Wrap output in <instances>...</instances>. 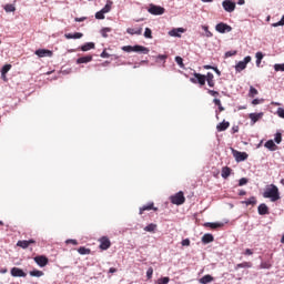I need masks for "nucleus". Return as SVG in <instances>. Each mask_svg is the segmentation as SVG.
<instances>
[{"label":"nucleus","mask_w":284,"mask_h":284,"mask_svg":"<svg viewBox=\"0 0 284 284\" xmlns=\"http://www.w3.org/2000/svg\"><path fill=\"white\" fill-rule=\"evenodd\" d=\"M263 196L264 199H271L273 203H275V201L281 200V193L278 192V186L271 184V186L264 191Z\"/></svg>","instance_id":"obj_1"},{"label":"nucleus","mask_w":284,"mask_h":284,"mask_svg":"<svg viewBox=\"0 0 284 284\" xmlns=\"http://www.w3.org/2000/svg\"><path fill=\"white\" fill-rule=\"evenodd\" d=\"M121 50H123V52H140L141 54H150V49L148 47H143V45H124L121 48Z\"/></svg>","instance_id":"obj_2"},{"label":"nucleus","mask_w":284,"mask_h":284,"mask_svg":"<svg viewBox=\"0 0 284 284\" xmlns=\"http://www.w3.org/2000/svg\"><path fill=\"white\" fill-rule=\"evenodd\" d=\"M171 203H173V205H183V203H185V195L183 194V191L172 195Z\"/></svg>","instance_id":"obj_3"},{"label":"nucleus","mask_w":284,"mask_h":284,"mask_svg":"<svg viewBox=\"0 0 284 284\" xmlns=\"http://www.w3.org/2000/svg\"><path fill=\"white\" fill-rule=\"evenodd\" d=\"M148 12L150 14H153L155 17L161 16V14H165V8L161 7V6H156V4H150Z\"/></svg>","instance_id":"obj_4"},{"label":"nucleus","mask_w":284,"mask_h":284,"mask_svg":"<svg viewBox=\"0 0 284 284\" xmlns=\"http://www.w3.org/2000/svg\"><path fill=\"white\" fill-rule=\"evenodd\" d=\"M216 32H220V34H225V32H232V27L225 22H220L215 26Z\"/></svg>","instance_id":"obj_5"},{"label":"nucleus","mask_w":284,"mask_h":284,"mask_svg":"<svg viewBox=\"0 0 284 284\" xmlns=\"http://www.w3.org/2000/svg\"><path fill=\"white\" fill-rule=\"evenodd\" d=\"M232 154L237 163H241L242 161H247V153L241 152L232 149Z\"/></svg>","instance_id":"obj_6"},{"label":"nucleus","mask_w":284,"mask_h":284,"mask_svg":"<svg viewBox=\"0 0 284 284\" xmlns=\"http://www.w3.org/2000/svg\"><path fill=\"white\" fill-rule=\"evenodd\" d=\"M99 243H100L99 247L102 251L110 250V247H112V242H110V239L108 236L100 237Z\"/></svg>","instance_id":"obj_7"},{"label":"nucleus","mask_w":284,"mask_h":284,"mask_svg":"<svg viewBox=\"0 0 284 284\" xmlns=\"http://www.w3.org/2000/svg\"><path fill=\"white\" fill-rule=\"evenodd\" d=\"M250 61H252V57H250V55L245 57L243 61H240L235 65L236 72H243V70H245V68H247V63H250Z\"/></svg>","instance_id":"obj_8"},{"label":"nucleus","mask_w":284,"mask_h":284,"mask_svg":"<svg viewBox=\"0 0 284 284\" xmlns=\"http://www.w3.org/2000/svg\"><path fill=\"white\" fill-rule=\"evenodd\" d=\"M194 78H190L191 83H199V85H205V75L201 73H193Z\"/></svg>","instance_id":"obj_9"},{"label":"nucleus","mask_w":284,"mask_h":284,"mask_svg":"<svg viewBox=\"0 0 284 284\" xmlns=\"http://www.w3.org/2000/svg\"><path fill=\"white\" fill-rule=\"evenodd\" d=\"M222 7L224 8L225 12H234V10H236V3L231 0H224L222 2Z\"/></svg>","instance_id":"obj_10"},{"label":"nucleus","mask_w":284,"mask_h":284,"mask_svg":"<svg viewBox=\"0 0 284 284\" xmlns=\"http://www.w3.org/2000/svg\"><path fill=\"white\" fill-rule=\"evenodd\" d=\"M34 263H37V265H39V267H45V265H48L49 260L45 255H38L33 258Z\"/></svg>","instance_id":"obj_11"},{"label":"nucleus","mask_w":284,"mask_h":284,"mask_svg":"<svg viewBox=\"0 0 284 284\" xmlns=\"http://www.w3.org/2000/svg\"><path fill=\"white\" fill-rule=\"evenodd\" d=\"M150 210H153V212H159V207L154 206V202H149L148 204L140 207L139 214L142 215L143 212H150Z\"/></svg>","instance_id":"obj_12"},{"label":"nucleus","mask_w":284,"mask_h":284,"mask_svg":"<svg viewBox=\"0 0 284 284\" xmlns=\"http://www.w3.org/2000/svg\"><path fill=\"white\" fill-rule=\"evenodd\" d=\"M34 244H37V241L34 240H22V241H18L17 246L22 247V250H28L30 245H34Z\"/></svg>","instance_id":"obj_13"},{"label":"nucleus","mask_w":284,"mask_h":284,"mask_svg":"<svg viewBox=\"0 0 284 284\" xmlns=\"http://www.w3.org/2000/svg\"><path fill=\"white\" fill-rule=\"evenodd\" d=\"M11 276L26 278L28 276V274H26V272H23V270H21L19 267H13V268H11Z\"/></svg>","instance_id":"obj_14"},{"label":"nucleus","mask_w":284,"mask_h":284,"mask_svg":"<svg viewBox=\"0 0 284 284\" xmlns=\"http://www.w3.org/2000/svg\"><path fill=\"white\" fill-rule=\"evenodd\" d=\"M34 54L40 57V59H43V57H52V51L48 49H38Z\"/></svg>","instance_id":"obj_15"},{"label":"nucleus","mask_w":284,"mask_h":284,"mask_svg":"<svg viewBox=\"0 0 284 284\" xmlns=\"http://www.w3.org/2000/svg\"><path fill=\"white\" fill-rule=\"evenodd\" d=\"M248 119H251V123L252 125H254L255 123H257V121H261V119H263V112L250 113Z\"/></svg>","instance_id":"obj_16"},{"label":"nucleus","mask_w":284,"mask_h":284,"mask_svg":"<svg viewBox=\"0 0 284 284\" xmlns=\"http://www.w3.org/2000/svg\"><path fill=\"white\" fill-rule=\"evenodd\" d=\"M205 80L207 82L209 88H214V85H216V81L214 80V73L207 72L205 75Z\"/></svg>","instance_id":"obj_17"},{"label":"nucleus","mask_w":284,"mask_h":284,"mask_svg":"<svg viewBox=\"0 0 284 284\" xmlns=\"http://www.w3.org/2000/svg\"><path fill=\"white\" fill-rule=\"evenodd\" d=\"M257 212L261 216H265V214H270V207H267V204L262 203L258 205Z\"/></svg>","instance_id":"obj_18"},{"label":"nucleus","mask_w":284,"mask_h":284,"mask_svg":"<svg viewBox=\"0 0 284 284\" xmlns=\"http://www.w3.org/2000/svg\"><path fill=\"white\" fill-rule=\"evenodd\" d=\"M230 128V122L223 121L216 125L217 132H225Z\"/></svg>","instance_id":"obj_19"},{"label":"nucleus","mask_w":284,"mask_h":284,"mask_svg":"<svg viewBox=\"0 0 284 284\" xmlns=\"http://www.w3.org/2000/svg\"><path fill=\"white\" fill-rule=\"evenodd\" d=\"M214 242V235L206 233L202 236V243L207 245V243H213Z\"/></svg>","instance_id":"obj_20"},{"label":"nucleus","mask_w":284,"mask_h":284,"mask_svg":"<svg viewBox=\"0 0 284 284\" xmlns=\"http://www.w3.org/2000/svg\"><path fill=\"white\" fill-rule=\"evenodd\" d=\"M232 174V169L230 166L222 168L221 176L222 179H227Z\"/></svg>","instance_id":"obj_21"},{"label":"nucleus","mask_w":284,"mask_h":284,"mask_svg":"<svg viewBox=\"0 0 284 284\" xmlns=\"http://www.w3.org/2000/svg\"><path fill=\"white\" fill-rule=\"evenodd\" d=\"M264 146L271 152H274L276 150V144L274 143V140L266 141Z\"/></svg>","instance_id":"obj_22"},{"label":"nucleus","mask_w":284,"mask_h":284,"mask_svg":"<svg viewBox=\"0 0 284 284\" xmlns=\"http://www.w3.org/2000/svg\"><path fill=\"white\" fill-rule=\"evenodd\" d=\"M64 37H65V39H81V38H83V33H81V32L65 33Z\"/></svg>","instance_id":"obj_23"},{"label":"nucleus","mask_w":284,"mask_h":284,"mask_svg":"<svg viewBox=\"0 0 284 284\" xmlns=\"http://www.w3.org/2000/svg\"><path fill=\"white\" fill-rule=\"evenodd\" d=\"M126 32L128 34H142L143 33V28H138V29H134V28H129L126 29Z\"/></svg>","instance_id":"obj_24"},{"label":"nucleus","mask_w":284,"mask_h":284,"mask_svg":"<svg viewBox=\"0 0 284 284\" xmlns=\"http://www.w3.org/2000/svg\"><path fill=\"white\" fill-rule=\"evenodd\" d=\"M204 227H211V230H216L217 227H223V223L206 222L204 223Z\"/></svg>","instance_id":"obj_25"},{"label":"nucleus","mask_w":284,"mask_h":284,"mask_svg":"<svg viewBox=\"0 0 284 284\" xmlns=\"http://www.w3.org/2000/svg\"><path fill=\"white\" fill-rule=\"evenodd\" d=\"M212 281H214V277L212 275H204L200 278L201 284L212 283Z\"/></svg>","instance_id":"obj_26"},{"label":"nucleus","mask_w":284,"mask_h":284,"mask_svg":"<svg viewBox=\"0 0 284 284\" xmlns=\"http://www.w3.org/2000/svg\"><path fill=\"white\" fill-rule=\"evenodd\" d=\"M90 61H92V55H85V57H81L77 60V63L81 64V63H90Z\"/></svg>","instance_id":"obj_27"},{"label":"nucleus","mask_w":284,"mask_h":284,"mask_svg":"<svg viewBox=\"0 0 284 284\" xmlns=\"http://www.w3.org/2000/svg\"><path fill=\"white\" fill-rule=\"evenodd\" d=\"M78 253L81 254L82 256H85L88 254H92V250L81 246L78 248Z\"/></svg>","instance_id":"obj_28"},{"label":"nucleus","mask_w":284,"mask_h":284,"mask_svg":"<svg viewBox=\"0 0 284 284\" xmlns=\"http://www.w3.org/2000/svg\"><path fill=\"white\" fill-rule=\"evenodd\" d=\"M250 267H252V262H243V263L236 264L235 270L250 268Z\"/></svg>","instance_id":"obj_29"},{"label":"nucleus","mask_w":284,"mask_h":284,"mask_svg":"<svg viewBox=\"0 0 284 284\" xmlns=\"http://www.w3.org/2000/svg\"><path fill=\"white\" fill-rule=\"evenodd\" d=\"M112 10V1H106V4L104 6V8H102L100 11H102V13L108 14V12H110Z\"/></svg>","instance_id":"obj_30"},{"label":"nucleus","mask_w":284,"mask_h":284,"mask_svg":"<svg viewBox=\"0 0 284 284\" xmlns=\"http://www.w3.org/2000/svg\"><path fill=\"white\" fill-rule=\"evenodd\" d=\"M213 103L214 105H217L220 112H225V108H223V104L221 103V99L214 98Z\"/></svg>","instance_id":"obj_31"},{"label":"nucleus","mask_w":284,"mask_h":284,"mask_svg":"<svg viewBox=\"0 0 284 284\" xmlns=\"http://www.w3.org/2000/svg\"><path fill=\"white\" fill-rule=\"evenodd\" d=\"M82 52H88L89 50H94V43L89 42L81 47Z\"/></svg>","instance_id":"obj_32"},{"label":"nucleus","mask_w":284,"mask_h":284,"mask_svg":"<svg viewBox=\"0 0 284 284\" xmlns=\"http://www.w3.org/2000/svg\"><path fill=\"white\" fill-rule=\"evenodd\" d=\"M12 70V64H4L1 69V77H6Z\"/></svg>","instance_id":"obj_33"},{"label":"nucleus","mask_w":284,"mask_h":284,"mask_svg":"<svg viewBox=\"0 0 284 284\" xmlns=\"http://www.w3.org/2000/svg\"><path fill=\"white\" fill-rule=\"evenodd\" d=\"M30 276H36L37 278H41V276H43V271H39V270H33L31 272H29Z\"/></svg>","instance_id":"obj_34"},{"label":"nucleus","mask_w":284,"mask_h":284,"mask_svg":"<svg viewBox=\"0 0 284 284\" xmlns=\"http://www.w3.org/2000/svg\"><path fill=\"white\" fill-rule=\"evenodd\" d=\"M202 30H204L205 37H206L207 39H212V37H214V34L211 32V30H210V28H209L207 26H203V27H202Z\"/></svg>","instance_id":"obj_35"},{"label":"nucleus","mask_w":284,"mask_h":284,"mask_svg":"<svg viewBox=\"0 0 284 284\" xmlns=\"http://www.w3.org/2000/svg\"><path fill=\"white\" fill-rule=\"evenodd\" d=\"M144 232H156V224L151 223L144 227Z\"/></svg>","instance_id":"obj_36"},{"label":"nucleus","mask_w":284,"mask_h":284,"mask_svg":"<svg viewBox=\"0 0 284 284\" xmlns=\"http://www.w3.org/2000/svg\"><path fill=\"white\" fill-rule=\"evenodd\" d=\"M179 32H184L183 29H173L169 32L170 37H181V34H179Z\"/></svg>","instance_id":"obj_37"},{"label":"nucleus","mask_w":284,"mask_h":284,"mask_svg":"<svg viewBox=\"0 0 284 284\" xmlns=\"http://www.w3.org/2000/svg\"><path fill=\"white\" fill-rule=\"evenodd\" d=\"M256 94H258V90H256V88H254V87H250L248 97L251 99H254L256 97Z\"/></svg>","instance_id":"obj_38"},{"label":"nucleus","mask_w":284,"mask_h":284,"mask_svg":"<svg viewBox=\"0 0 284 284\" xmlns=\"http://www.w3.org/2000/svg\"><path fill=\"white\" fill-rule=\"evenodd\" d=\"M242 203H244V205H256V197L252 196L246 201H243Z\"/></svg>","instance_id":"obj_39"},{"label":"nucleus","mask_w":284,"mask_h":284,"mask_svg":"<svg viewBox=\"0 0 284 284\" xmlns=\"http://www.w3.org/2000/svg\"><path fill=\"white\" fill-rule=\"evenodd\" d=\"M255 59H256V65H257V68H260L261 67V61H263V52H257L255 54Z\"/></svg>","instance_id":"obj_40"},{"label":"nucleus","mask_w":284,"mask_h":284,"mask_svg":"<svg viewBox=\"0 0 284 284\" xmlns=\"http://www.w3.org/2000/svg\"><path fill=\"white\" fill-rule=\"evenodd\" d=\"M108 32H112V28H103L101 30V36L103 37V39H108Z\"/></svg>","instance_id":"obj_41"},{"label":"nucleus","mask_w":284,"mask_h":284,"mask_svg":"<svg viewBox=\"0 0 284 284\" xmlns=\"http://www.w3.org/2000/svg\"><path fill=\"white\" fill-rule=\"evenodd\" d=\"M260 267H261V270H270L272 267V263H270V262H262Z\"/></svg>","instance_id":"obj_42"},{"label":"nucleus","mask_w":284,"mask_h":284,"mask_svg":"<svg viewBox=\"0 0 284 284\" xmlns=\"http://www.w3.org/2000/svg\"><path fill=\"white\" fill-rule=\"evenodd\" d=\"M4 10L7 12H14L17 10V8L14 7V4H6Z\"/></svg>","instance_id":"obj_43"},{"label":"nucleus","mask_w":284,"mask_h":284,"mask_svg":"<svg viewBox=\"0 0 284 284\" xmlns=\"http://www.w3.org/2000/svg\"><path fill=\"white\" fill-rule=\"evenodd\" d=\"M275 72H284V63L282 64H274Z\"/></svg>","instance_id":"obj_44"},{"label":"nucleus","mask_w":284,"mask_h":284,"mask_svg":"<svg viewBox=\"0 0 284 284\" xmlns=\"http://www.w3.org/2000/svg\"><path fill=\"white\" fill-rule=\"evenodd\" d=\"M144 37L145 39H152V29L145 28Z\"/></svg>","instance_id":"obj_45"},{"label":"nucleus","mask_w":284,"mask_h":284,"mask_svg":"<svg viewBox=\"0 0 284 284\" xmlns=\"http://www.w3.org/2000/svg\"><path fill=\"white\" fill-rule=\"evenodd\" d=\"M175 62L178 63V65H180V68H185V64L183 63V58L181 57H175Z\"/></svg>","instance_id":"obj_46"},{"label":"nucleus","mask_w":284,"mask_h":284,"mask_svg":"<svg viewBox=\"0 0 284 284\" xmlns=\"http://www.w3.org/2000/svg\"><path fill=\"white\" fill-rule=\"evenodd\" d=\"M207 94H210V97H214L216 99V97H220L221 93H219V91L207 89Z\"/></svg>","instance_id":"obj_47"},{"label":"nucleus","mask_w":284,"mask_h":284,"mask_svg":"<svg viewBox=\"0 0 284 284\" xmlns=\"http://www.w3.org/2000/svg\"><path fill=\"white\" fill-rule=\"evenodd\" d=\"M170 283V277H161L158 280V284H168Z\"/></svg>","instance_id":"obj_48"},{"label":"nucleus","mask_w":284,"mask_h":284,"mask_svg":"<svg viewBox=\"0 0 284 284\" xmlns=\"http://www.w3.org/2000/svg\"><path fill=\"white\" fill-rule=\"evenodd\" d=\"M95 19H99V20L105 19V13H102L101 10L98 11V12L95 13Z\"/></svg>","instance_id":"obj_49"},{"label":"nucleus","mask_w":284,"mask_h":284,"mask_svg":"<svg viewBox=\"0 0 284 284\" xmlns=\"http://www.w3.org/2000/svg\"><path fill=\"white\" fill-rule=\"evenodd\" d=\"M274 141L277 144L281 143V141H283V135L281 133H276Z\"/></svg>","instance_id":"obj_50"},{"label":"nucleus","mask_w":284,"mask_h":284,"mask_svg":"<svg viewBox=\"0 0 284 284\" xmlns=\"http://www.w3.org/2000/svg\"><path fill=\"white\" fill-rule=\"evenodd\" d=\"M152 274H154V268L152 267H149L148 271H146V278H152Z\"/></svg>","instance_id":"obj_51"},{"label":"nucleus","mask_w":284,"mask_h":284,"mask_svg":"<svg viewBox=\"0 0 284 284\" xmlns=\"http://www.w3.org/2000/svg\"><path fill=\"white\" fill-rule=\"evenodd\" d=\"M65 244H67V245H70V244H71V245H79V242H78L77 240H67V241H65Z\"/></svg>","instance_id":"obj_52"},{"label":"nucleus","mask_w":284,"mask_h":284,"mask_svg":"<svg viewBox=\"0 0 284 284\" xmlns=\"http://www.w3.org/2000/svg\"><path fill=\"white\" fill-rule=\"evenodd\" d=\"M239 185H240V186L247 185V179H246V178L240 179Z\"/></svg>","instance_id":"obj_53"},{"label":"nucleus","mask_w":284,"mask_h":284,"mask_svg":"<svg viewBox=\"0 0 284 284\" xmlns=\"http://www.w3.org/2000/svg\"><path fill=\"white\" fill-rule=\"evenodd\" d=\"M183 247H190V239H185L182 241Z\"/></svg>","instance_id":"obj_54"},{"label":"nucleus","mask_w":284,"mask_h":284,"mask_svg":"<svg viewBox=\"0 0 284 284\" xmlns=\"http://www.w3.org/2000/svg\"><path fill=\"white\" fill-rule=\"evenodd\" d=\"M235 54H236V51H227V52L225 53V57H226V59H227V58H230V57H235Z\"/></svg>","instance_id":"obj_55"},{"label":"nucleus","mask_w":284,"mask_h":284,"mask_svg":"<svg viewBox=\"0 0 284 284\" xmlns=\"http://www.w3.org/2000/svg\"><path fill=\"white\" fill-rule=\"evenodd\" d=\"M260 103H263V100H261V99H254V100L252 101V105H260Z\"/></svg>","instance_id":"obj_56"},{"label":"nucleus","mask_w":284,"mask_h":284,"mask_svg":"<svg viewBox=\"0 0 284 284\" xmlns=\"http://www.w3.org/2000/svg\"><path fill=\"white\" fill-rule=\"evenodd\" d=\"M277 114H278V116H281V119H284V109L280 108L277 110Z\"/></svg>","instance_id":"obj_57"},{"label":"nucleus","mask_w":284,"mask_h":284,"mask_svg":"<svg viewBox=\"0 0 284 284\" xmlns=\"http://www.w3.org/2000/svg\"><path fill=\"white\" fill-rule=\"evenodd\" d=\"M101 57H102V59H110V53H108L106 51H103L101 53Z\"/></svg>","instance_id":"obj_58"},{"label":"nucleus","mask_w":284,"mask_h":284,"mask_svg":"<svg viewBox=\"0 0 284 284\" xmlns=\"http://www.w3.org/2000/svg\"><path fill=\"white\" fill-rule=\"evenodd\" d=\"M244 254H245L246 256H252V254H254V252H252L251 248H246L245 252H244Z\"/></svg>","instance_id":"obj_59"},{"label":"nucleus","mask_w":284,"mask_h":284,"mask_svg":"<svg viewBox=\"0 0 284 284\" xmlns=\"http://www.w3.org/2000/svg\"><path fill=\"white\" fill-rule=\"evenodd\" d=\"M158 59H160L161 61H165V59H168L166 54H159Z\"/></svg>","instance_id":"obj_60"},{"label":"nucleus","mask_w":284,"mask_h":284,"mask_svg":"<svg viewBox=\"0 0 284 284\" xmlns=\"http://www.w3.org/2000/svg\"><path fill=\"white\" fill-rule=\"evenodd\" d=\"M203 68H204V70H214V67H212L210 64H205Z\"/></svg>","instance_id":"obj_61"},{"label":"nucleus","mask_w":284,"mask_h":284,"mask_svg":"<svg viewBox=\"0 0 284 284\" xmlns=\"http://www.w3.org/2000/svg\"><path fill=\"white\" fill-rule=\"evenodd\" d=\"M213 70H214V72H216V74H217L219 77H221V71L219 70V68L214 67Z\"/></svg>","instance_id":"obj_62"},{"label":"nucleus","mask_w":284,"mask_h":284,"mask_svg":"<svg viewBox=\"0 0 284 284\" xmlns=\"http://www.w3.org/2000/svg\"><path fill=\"white\" fill-rule=\"evenodd\" d=\"M114 273H116V268L111 267V268L109 270V274H114Z\"/></svg>","instance_id":"obj_63"},{"label":"nucleus","mask_w":284,"mask_h":284,"mask_svg":"<svg viewBox=\"0 0 284 284\" xmlns=\"http://www.w3.org/2000/svg\"><path fill=\"white\" fill-rule=\"evenodd\" d=\"M245 194H247V192H245V191H243V190L240 191V193H239L240 196H245Z\"/></svg>","instance_id":"obj_64"}]
</instances>
